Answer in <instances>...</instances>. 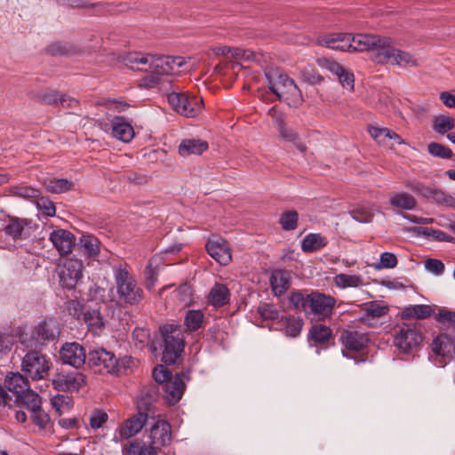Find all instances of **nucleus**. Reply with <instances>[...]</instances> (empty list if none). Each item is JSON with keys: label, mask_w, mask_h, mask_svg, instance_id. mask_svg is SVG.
Segmentation results:
<instances>
[{"label": "nucleus", "mask_w": 455, "mask_h": 455, "mask_svg": "<svg viewBox=\"0 0 455 455\" xmlns=\"http://www.w3.org/2000/svg\"><path fill=\"white\" fill-rule=\"evenodd\" d=\"M124 62L132 69L149 73L144 79L145 84L148 87L157 84L161 76L179 72V69L186 64L185 58L181 56L143 55L137 52L129 53Z\"/></svg>", "instance_id": "1"}, {"label": "nucleus", "mask_w": 455, "mask_h": 455, "mask_svg": "<svg viewBox=\"0 0 455 455\" xmlns=\"http://www.w3.org/2000/svg\"><path fill=\"white\" fill-rule=\"evenodd\" d=\"M268 87L279 100L289 106L297 107L302 102V95L294 81L281 70L270 69L266 72Z\"/></svg>", "instance_id": "2"}, {"label": "nucleus", "mask_w": 455, "mask_h": 455, "mask_svg": "<svg viewBox=\"0 0 455 455\" xmlns=\"http://www.w3.org/2000/svg\"><path fill=\"white\" fill-rule=\"evenodd\" d=\"M60 331V326L54 319H46L22 331L20 335V345L25 348L42 349L46 344L55 340Z\"/></svg>", "instance_id": "3"}, {"label": "nucleus", "mask_w": 455, "mask_h": 455, "mask_svg": "<svg viewBox=\"0 0 455 455\" xmlns=\"http://www.w3.org/2000/svg\"><path fill=\"white\" fill-rule=\"evenodd\" d=\"M87 358L90 367L101 374H121L132 362L128 356L117 360L112 352L102 347L91 350Z\"/></svg>", "instance_id": "4"}, {"label": "nucleus", "mask_w": 455, "mask_h": 455, "mask_svg": "<svg viewBox=\"0 0 455 455\" xmlns=\"http://www.w3.org/2000/svg\"><path fill=\"white\" fill-rule=\"evenodd\" d=\"M160 331L164 343L162 360L166 364H173L185 347L183 329L179 324L170 323L162 326Z\"/></svg>", "instance_id": "5"}, {"label": "nucleus", "mask_w": 455, "mask_h": 455, "mask_svg": "<svg viewBox=\"0 0 455 455\" xmlns=\"http://www.w3.org/2000/svg\"><path fill=\"white\" fill-rule=\"evenodd\" d=\"M17 349L24 353L20 365L22 371L34 380L47 378L52 363L40 348H25L20 345Z\"/></svg>", "instance_id": "6"}, {"label": "nucleus", "mask_w": 455, "mask_h": 455, "mask_svg": "<svg viewBox=\"0 0 455 455\" xmlns=\"http://www.w3.org/2000/svg\"><path fill=\"white\" fill-rule=\"evenodd\" d=\"M114 277L116 292L122 302L135 305L142 300L143 291L138 286L136 280L125 267H119L116 268Z\"/></svg>", "instance_id": "7"}, {"label": "nucleus", "mask_w": 455, "mask_h": 455, "mask_svg": "<svg viewBox=\"0 0 455 455\" xmlns=\"http://www.w3.org/2000/svg\"><path fill=\"white\" fill-rule=\"evenodd\" d=\"M153 378L156 382L162 384L163 389L166 393V399L170 403H176L180 400L185 389L181 375L176 374L172 378L167 368L158 365L153 371Z\"/></svg>", "instance_id": "8"}, {"label": "nucleus", "mask_w": 455, "mask_h": 455, "mask_svg": "<svg viewBox=\"0 0 455 455\" xmlns=\"http://www.w3.org/2000/svg\"><path fill=\"white\" fill-rule=\"evenodd\" d=\"M69 314L78 321L84 323L88 330L95 335L101 332L105 321L98 308L84 306L78 301L72 300L68 306Z\"/></svg>", "instance_id": "9"}, {"label": "nucleus", "mask_w": 455, "mask_h": 455, "mask_svg": "<svg viewBox=\"0 0 455 455\" xmlns=\"http://www.w3.org/2000/svg\"><path fill=\"white\" fill-rule=\"evenodd\" d=\"M422 342L421 332L415 325L403 323L395 335L394 345L402 353L411 354L416 351Z\"/></svg>", "instance_id": "10"}, {"label": "nucleus", "mask_w": 455, "mask_h": 455, "mask_svg": "<svg viewBox=\"0 0 455 455\" xmlns=\"http://www.w3.org/2000/svg\"><path fill=\"white\" fill-rule=\"evenodd\" d=\"M167 98L172 108L187 117H195L202 111L203 100L200 97L184 92H171Z\"/></svg>", "instance_id": "11"}, {"label": "nucleus", "mask_w": 455, "mask_h": 455, "mask_svg": "<svg viewBox=\"0 0 455 455\" xmlns=\"http://www.w3.org/2000/svg\"><path fill=\"white\" fill-rule=\"evenodd\" d=\"M336 299L324 293L313 291L307 294V314H312L318 320L331 316Z\"/></svg>", "instance_id": "12"}, {"label": "nucleus", "mask_w": 455, "mask_h": 455, "mask_svg": "<svg viewBox=\"0 0 455 455\" xmlns=\"http://www.w3.org/2000/svg\"><path fill=\"white\" fill-rule=\"evenodd\" d=\"M3 230L6 238L15 243L29 238L32 233V220L8 216Z\"/></svg>", "instance_id": "13"}, {"label": "nucleus", "mask_w": 455, "mask_h": 455, "mask_svg": "<svg viewBox=\"0 0 455 455\" xmlns=\"http://www.w3.org/2000/svg\"><path fill=\"white\" fill-rule=\"evenodd\" d=\"M340 341L347 350L363 354L368 348L370 339L366 332L348 327L341 331Z\"/></svg>", "instance_id": "14"}, {"label": "nucleus", "mask_w": 455, "mask_h": 455, "mask_svg": "<svg viewBox=\"0 0 455 455\" xmlns=\"http://www.w3.org/2000/svg\"><path fill=\"white\" fill-rule=\"evenodd\" d=\"M147 419L148 414L145 412L138 411L133 414L119 426L114 436V441L118 443L136 435L146 425Z\"/></svg>", "instance_id": "15"}, {"label": "nucleus", "mask_w": 455, "mask_h": 455, "mask_svg": "<svg viewBox=\"0 0 455 455\" xmlns=\"http://www.w3.org/2000/svg\"><path fill=\"white\" fill-rule=\"evenodd\" d=\"M85 384V376L76 371H60L52 379L53 387L58 391H77Z\"/></svg>", "instance_id": "16"}, {"label": "nucleus", "mask_w": 455, "mask_h": 455, "mask_svg": "<svg viewBox=\"0 0 455 455\" xmlns=\"http://www.w3.org/2000/svg\"><path fill=\"white\" fill-rule=\"evenodd\" d=\"M363 314L358 317V322L368 327H377L381 323L380 319L385 316L389 308L386 305L377 301H370L360 306Z\"/></svg>", "instance_id": "17"}, {"label": "nucleus", "mask_w": 455, "mask_h": 455, "mask_svg": "<svg viewBox=\"0 0 455 455\" xmlns=\"http://www.w3.org/2000/svg\"><path fill=\"white\" fill-rule=\"evenodd\" d=\"M83 262L77 259H67L60 272V283L67 289H73L82 277Z\"/></svg>", "instance_id": "18"}, {"label": "nucleus", "mask_w": 455, "mask_h": 455, "mask_svg": "<svg viewBox=\"0 0 455 455\" xmlns=\"http://www.w3.org/2000/svg\"><path fill=\"white\" fill-rule=\"evenodd\" d=\"M60 357L63 363L76 369L82 367L88 357L84 347L77 342H66L60 350Z\"/></svg>", "instance_id": "19"}, {"label": "nucleus", "mask_w": 455, "mask_h": 455, "mask_svg": "<svg viewBox=\"0 0 455 455\" xmlns=\"http://www.w3.org/2000/svg\"><path fill=\"white\" fill-rule=\"evenodd\" d=\"M205 249L208 254L220 265L227 266L232 260L230 245L222 237H211L206 243Z\"/></svg>", "instance_id": "20"}, {"label": "nucleus", "mask_w": 455, "mask_h": 455, "mask_svg": "<svg viewBox=\"0 0 455 455\" xmlns=\"http://www.w3.org/2000/svg\"><path fill=\"white\" fill-rule=\"evenodd\" d=\"M432 352L441 357L442 363L455 357V338L443 333L436 336L431 344Z\"/></svg>", "instance_id": "21"}, {"label": "nucleus", "mask_w": 455, "mask_h": 455, "mask_svg": "<svg viewBox=\"0 0 455 455\" xmlns=\"http://www.w3.org/2000/svg\"><path fill=\"white\" fill-rule=\"evenodd\" d=\"M172 440V427L169 422L163 419L156 420L150 427L149 443L160 450L170 444Z\"/></svg>", "instance_id": "22"}, {"label": "nucleus", "mask_w": 455, "mask_h": 455, "mask_svg": "<svg viewBox=\"0 0 455 455\" xmlns=\"http://www.w3.org/2000/svg\"><path fill=\"white\" fill-rule=\"evenodd\" d=\"M381 44H378L372 53V60L378 64L394 65L398 49L391 46L387 37H380Z\"/></svg>", "instance_id": "23"}, {"label": "nucleus", "mask_w": 455, "mask_h": 455, "mask_svg": "<svg viewBox=\"0 0 455 455\" xmlns=\"http://www.w3.org/2000/svg\"><path fill=\"white\" fill-rule=\"evenodd\" d=\"M49 239L60 255L70 253L75 245V236L65 229L53 230Z\"/></svg>", "instance_id": "24"}, {"label": "nucleus", "mask_w": 455, "mask_h": 455, "mask_svg": "<svg viewBox=\"0 0 455 455\" xmlns=\"http://www.w3.org/2000/svg\"><path fill=\"white\" fill-rule=\"evenodd\" d=\"M112 135L123 141L130 142L134 137V130L124 116H115L111 120Z\"/></svg>", "instance_id": "25"}, {"label": "nucleus", "mask_w": 455, "mask_h": 455, "mask_svg": "<svg viewBox=\"0 0 455 455\" xmlns=\"http://www.w3.org/2000/svg\"><path fill=\"white\" fill-rule=\"evenodd\" d=\"M352 52H374L376 45L381 44L380 36L369 34L351 35Z\"/></svg>", "instance_id": "26"}, {"label": "nucleus", "mask_w": 455, "mask_h": 455, "mask_svg": "<svg viewBox=\"0 0 455 455\" xmlns=\"http://www.w3.org/2000/svg\"><path fill=\"white\" fill-rule=\"evenodd\" d=\"M4 386L16 395V398H20L30 387L27 378L20 372H10L4 379Z\"/></svg>", "instance_id": "27"}, {"label": "nucleus", "mask_w": 455, "mask_h": 455, "mask_svg": "<svg viewBox=\"0 0 455 455\" xmlns=\"http://www.w3.org/2000/svg\"><path fill=\"white\" fill-rule=\"evenodd\" d=\"M269 282L274 294L281 296L291 286V275L286 270L275 269L272 272Z\"/></svg>", "instance_id": "28"}, {"label": "nucleus", "mask_w": 455, "mask_h": 455, "mask_svg": "<svg viewBox=\"0 0 455 455\" xmlns=\"http://www.w3.org/2000/svg\"><path fill=\"white\" fill-rule=\"evenodd\" d=\"M208 148V143L200 139H185L180 142L178 151L181 156H188L190 155H201Z\"/></svg>", "instance_id": "29"}, {"label": "nucleus", "mask_w": 455, "mask_h": 455, "mask_svg": "<svg viewBox=\"0 0 455 455\" xmlns=\"http://www.w3.org/2000/svg\"><path fill=\"white\" fill-rule=\"evenodd\" d=\"M230 291L223 283H216L208 294V301L215 307H220L228 304Z\"/></svg>", "instance_id": "30"}, {"label": "nucleus", "mask_w": 455, "mask_h": 455, "mask_svg": "<svg viewBox=\"0 0 455 455\" xmlns=\"http://www.w3.org/2000/svg\"><path fill=\"white\" fill-rule=\"evenodd\" d=\"M323 44L331 49L352 52L351 34H333L323 39Z\"/></svg>", "instance_id": "31"}, {"label": "nucleus", "mask_w": 455, "mask_h": 455, "mask_svg": "<svg viewBox=\"0 0 455 455\" xmlns=\"http://www.w3.org/2000/svg\"><path fill=\"white\" fill-rule=\"evenodd\" d=\"M333 283L339 289L361 288L365 284L364 279L360 275L337 274L333 277Z\"/></svg>", "instance_id": "32"}, {"label": "nucleus", "mask_w": 455, "mask_h": 455, "mask_svg": "<svg viewBox=\"0 0 455 455\" xmlns=\"http://www.w3.org/2000/svg\"><path fill=\"white\" fill-rule=\"evenodd\" d=\"M389 204L398 209L404 211L414 210L417 201L413 196L407 192L392 193L389 196Z\"/></svg>", "instance_id": "33"}, {"label": "nucleus", "mask_w": 455, "mask_h": 455, "mask_svg": "<svg viewBox=\"0 0 455 455\" xmlns=\"http://www.w3.org/2000/svg\"><path fill=\"white\" fill-rule=\"evenodd\" d=\"M279 324L286 336L295 338L299 335L303 322L301 319L294 316H283L279 321Z\"/></svg>", "instance_id": "34"}, {"label": "nucleus", "mask_w": 455, "mask_h": 455, "mask_svg": "<svg viewBox=\"0 0 455 455\" xmlns=\"http://www.w3.org/2000/svg\"><path fill=\"white\" fill-rule=\"evenodd\" d=\"M434 311L429 305H414L405 307L402 312L403 319H426L433 315Z\"/></svg>", "instance_id": "35"}, {"label": "nucleus", "mask_w": 455, "mask_h": 455, "mask_svg": "<svg viewBox=\"0 0 455 455\" xmlns=\"http://www.w3.org/2000/svg\"><path fill=\"white\" fill-rule=\"evenodd\" d=\"M327 244L325 237L320 234H308L307 235L301 243V249L305 252H313L321 250Z\"/></svg>", "instance_id": "36"}, {"label": "nucleus", "mask_w": 455, "mask_h": 455, "mask_svg": "<svg viewBox=\"0 0 455 455\" xmlns=\"http://www.w3.org/2000/svg\"><path fill=\"white\" fill-rule=\"evenodd\" d=\"M44 186L50 193L60 194L70 190L73 183L67 179H47L44 180Z\"/></svg>", "instance_id": "37"}, {"label": "nucleus", "mask_w": 455, "mask_h": 455, "mask_svg": "<svg viewBox=\"0 0 455 455\" xmlns=\"http://www.w3.org/2000/svg\"><path fill=\"white\" fill-rule=\"evenodd\" d=\"M36 99L38 101L47 105H64L67 101L66 95H60L57 92L50 89L38 92Z\"/></svg>", "instance_id": "38"}, {"label": "nucleus", "mask_w": 455, "mask_h": 455, "mask_svg": "<svg viewBox=\"0 0 455 455\" xmlns=\"http://www.w3.org/2000/svg\"><path fill=\"white\" fill-rule=\"evenodd\" d=\"M204 315L201 310H188L185 315L184 324L188 331H195L201 328Z\"/></svg>", "instance_id": "39"}, {"label": "nucleus", "mask_w": 455, "mask_h": 455, "mask_svg": "<svg viewBox=\"0 0 455 455\" xmlns=\"http://www.w3.org/2000/svg\"><path fill=\"white\" fill-rule=\"evenodd\" d=\"M455 128V119L449 116H437L433 119V130L439 133L444 134Z\"/></svg>", "instance_id": "40"}, {"label": "nucleus", "mask_w": 455, "mask_h": 455, "mask_svg": "<svg viewBox=\"0 0 455 455\" xmlns=\"http://www.w3.org/2000/svg\"><path fill=\"white\" fill-rule=\"evenodd\" d=\"M331 337V330L323 324L313 325L309 331V339L315 343L323 344Z\"/></svg>", "instance_id": "41"}, {"label": "nucleus", "mask_w": 455, "mask_h": 455, "mask_svg": "<svg viewBox=\"0 0 455 455\" xmlns=\"http://www.w3.org/2000/svg\"><path fill=\"white\" fill-rule=\"evenodd\" d=\"M80 246L88 256H95L100 251V241L92 235H83L80 238Z\"/></svg>", "instance_id": "42"}, {"label": "nucleus", "mask_w": 455, "mask_h": 455, "mask_svg": "<svg viewBox=\"0 0 455 455\" xmlns=\"http://www.w3.org/2000/svg\"><path fill=\"white\" fill-rule=\"evenodd\" d=\"M14 402L20 403L30 411L41 407L40 396L30 387L20 398H16Z\"/></svg>", "instance_id": "43"}, {"label": "nucleus", "mask_w": 455, "mask_h": 455, "mask_svg": "<svg viewBox=\"0 0 455 455\" xmlns=\"http://www.w3.org/2000/svg\"><path fill=\"white\" fill-rule=\"evenodd\" d=\"M351 217L361 223L371 222L373 218V209L371 205H359L350 211Z\"/></svg>", "instance_id": "44"}, {"label": "nucleus", "mask_w": 455, "mask_h": 455, "mask_svg": "<svg viewBox=\"0 0 455 455\" xmlns=\"http://www.w3.org/2000/svg\"><path fill=\"white\" fill-rule=\"evenodd\" d=\"M299 214L296 211H286L280 215L279 224L285 231L295 230L298 227Z\"/></svg>", "instance_id": "45"}, {"label": "nucleus", "mask_w": 455, "mask_h": 455, "mask_svg": "<svg viewBox=\"0 0 455 455\" xmlns=\"http://www.w3.org/2000/svg\"><path fill=\"white\" fill-rule=\"evenodd\" d=\"M278 131L283 140L293 142L300 152L306 151V146L302 142L297 141L299 137L298 133L292 129L286 127L283 123L280 122L278 124Z\"/></svg>", "instance_id": "46"}, {"label": "nucleus", "mask_w": 455, "mask_h": 455, "mask_svg": "<svg viewBox=\"0 0 455 455\" xmlns=\"http://www.w3.org/2000/svg\"><path fill=\"white\" fill-rule=\"evenodd\" d=\"M10 192L15 196L25 199L37 198L40 196L38 189L24 184L12 187Z\"/></svg>", "instance_id": "47"}, {"label": "nucleus", "mask_w": 455, "mask_h": 455, "mask_svg": "<svg viewBox=\"0 0 455 455\" xmlns=\"http://www.w3.org/2000/svg\"><path fill=\"white\" fill-rule=\"evenodd\" d=\"M289 303L297 311L307 312V294L305 296L301 291H293L289 296Z\"/></svg>", "instance_id": "48"}, {"label": "nucleus", "mask_w": 455, "mask_h": 455, "mask_svg": "<svg viewBox=\"0 0 455 455\" xmlns=\"http://www.w3.org/2000/svg\"><path fill=\"white\" fill-rule=\"evenodd\" d=\"M432 199L439 205L455 208V194H449L435 188Z\"/></svg>", "instance_id": "49"}, {"label": "nucleus", "mask_w": 455, "mask_h": 455, "mask_svg": "<svg viewBox=\"0 0 455 455\" xmlns=\"http://www.w3.org/2000/svg\"><path fill=\"white\" fill-rule=\"evenodd\" d=\"M132 339L137 347L143 348L150 342V331L147 328L137 327L132 331Z\"/></svg>", "instance_id": "50"}, {"label": "nucleus", "mask_w": 455, "mask_h": 455, "mask_svg": "<svg viewBox=\"0 0 455 455\" xmlns=\"http://www.w3.org/2000/svg\"><path fill=\"white\" fill-rule=\"evenodd\" d=\"M12 396L7 393L4 387L0 385V419L8 416L9 411H12Z\"/></svg>", "instance_id": "51"}, {"label": "nucleus", "mask_w": 455, "mask_h": 455, "mask_svg": "<svg viewBox=\"0 0 455 455\" xmlns=\"http://www.w3.org/2000/svg\"><path fill=\"white\" fill-rule=\"evenodd\" d=\"M427 151L430 155L443 159H449L452 156L451 150L437 142H431L427 145Z\"/></svg>", "instance_id": "52"}, {"label": "nucleus", "mask_w": 455, "mask_h": 455, "mask_svg": "<svg viewBox=\"0 0 455 455\" xmlns=\"http://www.w3.org/2000/svg\"><path fill=\"white\" fill-rule=\"evenodd\" d=\"M32 421L41 429H47L51 426L49 415L41 407L31 411Z\"/></svg>", "instance_id": "53"}, {"label": "nucleus", "mask_w": 455, "mask_h": 455, "mask_svg": "<svg viewBox=\"0 0 455 455\" xmlns=\"http://www.w3.org/2000/svg\"><path fill=\"white\" fill-rule=\"evenodd\" d=\"M396 62L394 65H397L403 68H412L418 66L417 60L409 52L399 50L397 51Z\"/></svg>", "instance_id": "54"}, {"label": "nucleus", "mask_w": 455, "mask_h": 455, "mask_svg": "<svg viewBox=\"0 0 455 455\" xmlns=\"http://www.w3.org/2000/svg\"><path fill=\"white\" fill-rule=\"evenodd\" d=\"M258 313L264 320H276L279 318V312L274 304H260L258 307Z\"/></svg>", "instance_id": "55"}, {"label": "nucleus", "mask_w": 455, "mask_h": 455, "mask_svg": "<svg viewBox=\"0 0 455 455\" xmlns=\"http://www.w3.org/2000/svg\"><path fill=\"white\" fill-rule=\"evenodd\" d=\"M108 419V415L103 410L96 409L92 411L90 416L89 425L90 427L96 430L100 428Z\"/></svg>", "instance_id": "56"}, {"label": "nucleus", "mask_w": 455, "mask_h": 455, "mask_svg": "<svg viewBox=\"0 0 455 455\" xmlns=\"http://www.w3.org/2000/svg\"><path fill=\"white\" fill-rule=\"evenodd\" d=\"M37 209L45 216L52 217L56 213L54 204L47 197H37L36 201Z\"/></svg>", "instance_id": "57"}, {"label": "nucleus", "mask_w": 455, "mask_h": 455, "mask_svg": "<svg viewBox=\"0 0 455 455\" xmlns=\"http://www.w3.org/2000/svg\"><path fill=\"white\" fill-rule=\"evenodd\" d=\"M369 132L379 144L386 145L390 137V129L388 128L370 127Z\"/></svg>", "instance_id": "58"}, {"label": "nucleus", "mask_w": 455, "mask_h": 455, "mask_svg": "<svg viewBox=\"0 0 455 455\" xmlns=\"http://www.w3.org/2000/svg\"><path fill=\"white\" fill-rule=\"evenodd\" d=\"M100 106L106 107L108 110L114 111V112H124L129 108V104L117 100H104L101 102L99 103Z\"/></svg>", "instance_id": "59"}, {"label": "nucleus", "mask_w": 455, "mask_h": 455, "mask_svg": "<svg viewBox=\"0 0 455 455\" xmlns=\"http://www.w3.org/2000/svg\"><path fill=\"white\" fill-rule=\"evenodd\" d=\"M397 265V259L394 253L385 251L380 255L379 263L376 268H393Z\"/></svg>", "instance_id": "60"}, {"label": "nucleus", "mask_w": 455, "mask_h": 455, "mask_svg": "<svg viewBox=\"0 0 455 455\" xmlns=\"http://www.w3.org/2000/svg\"><path fill=\"white\" fill-rule=\"evenodd\" d=\"M425 268L435 275H441L444 271V264L440 259H427L425 261Z\"/></svg>", "instance_id": "61"}, {"label": "nucleus", "mask_w": 455, "mask_h": 455, "mask_svg": "<svg viewBox=\"0 0 455 455\" xmlns=\"http://www.w3.org/2000/svg\"><path fill=\"white\" fill-rule=\"evenodd\" d=\"M177 297L180 300L188 305L192 300V289L189 284L183 283L176 291Z\"/></svg>", "instance_id": "62"}, {"label": "nucleus", "mask_w": 455, "mask_h": 455, "mask_svg": "<svg viewBox=\"0 0 455 455\" xmlns=\"http://www.w3.org/2000/svg\"><path fill=\"white\" fill-rule=\"evenodd\" d=\"M142 443L133 441L126 444L122 449L123 455H141Z\"/></svg>", "instance_id": "63"}, {"label": "nucleus", "mask_w": 455, "mask_h": 455, "mask_svg": "<svg viewBox=\"0 0 455 455\" xmlns=\"http://www.w3.org/2000/svg\"><path fill=\"white\" fill-rule=\"evenodd\" d=\"M341 85L349 91L354 89L355 77L354 75L347 70L344 69L343 74L338 76Z\"/></svg>", "instance_id": "64"}]
</instances>
